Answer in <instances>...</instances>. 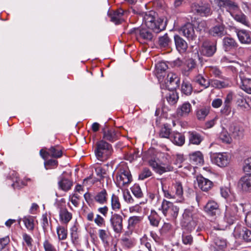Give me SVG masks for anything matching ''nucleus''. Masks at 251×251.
Wrapping results in <instances>:
<instances>
[{
    "mask_svg": "<svg viewBox=\"0 0 251 251\" xmlns=\"http://www.w3.org/2000/svg\"><path fill=\"white\" fill-rule=\"evenodd\" d=\"M158 43L161 47L166 48L170 45L171 43V41L167 34H165L163 36L159 37Z\"/></svg>",
    "mask_w": 251,
    "mask_h": 251,
    "instance_id": "obj_48",
    "label": "nucleus"
},
{
    "mask_svg": "<svg viewBox=\"0 0 251 251\" xmlns=\"http://www.w3.org/2000/svg\"><path fill=\"white\" fill-rule=\"evenodd\" d=\"M40 153L43 158H45L47 154L54 158L60 157L62 155L61 150L57 146L51 147L48 151H43L42 150L40 151Z\"/></svg>",
    "mask_w": 251,
    "mask_h": 251,
    "instance_id": "obj_18",
    "label": "nucleus"
},
{
    "mask_svg": "<svg viewBox=\"0 0 251 251\" xmlns=\"http://www.w3.org/2000/svg\"><path fill=\"white\" fill-rule=\"evenodd\" d=\"M182 216L181 224L184 227V230L192 231L196 228L198 223L197 214L190 209H185Z\"/></svg>",
    "mask_w": 251,
    "mask_h": 251,
    "instance_id": "obj_2",
    "label": "nucleus"
},
{
    "mask_svg": "<svg viewBox=\"0 0 251 251\" xmlns=\"http://www.w3.org/2000/svg\"><path fill=\"white\" fill-rule=\"evenodd\" d=\"M124 11L122 9H119L110 15L111 21L116 25L119 24L123 21V16Z\"/></svg>",
    "mask_w": 251,
    "mask_h": 251,
    "instance_id": "obj_34",
    "label": "nucleus"
},
{
    "mask_svg": "<svg viewBox=\"0 0 251 251\" xmlns=\"http://www.w3.org/2000/svg\"><path fill=\"white\" fill-rule=\"evenodd\" d=\"M179 32L188 39L194 40L196 37L195 33L194 26L190 23H188L182 26Z\"/></svg>",
    "mask_w": 251,
    "mask_h": 251,
    "instance_id": "obj_16",
    "label": "nucleus"
},
{
    "mask_svg": "<svg viewBox=\"0 0 251 251\" xmlns=\"http://www.w3.org/2000/svg\"><path fill=\"white\" fill-rule=\"evenodd\" d=\"M172 191L175 194V197L177 202H181L183 200V189L182 182L180 181H176L172 186Z\"/></svg>",
    "mask_w": 251,
    "mask_h": 251,
    "instance_id": "obj_17",
    "label": "nucleus"
},
{
    "mask_svg": "<svg viewBox=\"0 0 251 251\" xmlns=\"http://www.w3.org/2000/svg\"><path fill=\"white\" fill-rule=\"evenodd\" d=\"M205 211L209 215L216 216L220 214L219 205L214 201H209L204 207Z\"/></svg>",
    "mask_w": 251,
    "mask_h": 251,
    "instance_id": "obj_19",
    "label": "nucleus"
},
{
    "mask_svg": "<svg viewBox=\"0 0 251 251\" xmlns=\"http://www.w3.org/2000/svg\"><path fill=\"white\" fill-rule=\"evenodd\" d=\"M152 175L150 170L148 168H144L141 173L139 175V178L141 180H144L150 176Z\"/></svg>",
    "mask_w": 251,
    "mask_h": 251,
    "instance_id": "obj_58",
    "label": "nucleus"
},
{
    "mask_svg": "<svg viewBox=\"0 0 251 251\" xmlns=\"http://www.w3.org/2000/svg\"><path fill=\"white\" fill-rule=\"evenodd\" d=\"M58 185L63 191H68L71 188L73 182L68 179L63 178L58 182Z\"/></svg>",
    "mask_w": 251,
    "mask_h": 251,
    "instance_id": "obj_37",
    "label": "nucleus"
},
{
    "mask_svg": "<svg viewBox=\"0 0 251 251\" xmlns=\"http://www.w3.org/2000/svg\"><path fill=\"white\" fill-rule=\"evenodd\" d=\"M192 111V106L189 102H185L179 105L176 110L178 116L186 117Z\"/></svg>",
    "mask_w": 251,
    "mask_h": 251,
    "instance_id": "obj_23",
    "label": "nucleus"
},
{
    "mask_svg": "<svg viewBox=\"0 0 251 251\" xmlns=\"http://www.w3.org/2000/svg\"><path fill=\"white\" fill-rule=\"evenodd\" d=\"M190 158L191 161L196 165H201L204 162L203 155L199 151L194 152L190 154Z\"/></svg>",
    "mask_w": 251,
    "mask_h": 251,
    "instance_id": "obj_32",
    "label": "nucleus"
},
{
    "mask_svg": "<svg viewBox=\"0 0 251 251\" xmlns=\"http://www.w3.org/2000/svg\"><path fill=\"white\" fill-rule=\"evenodd\" d=\"M171 134V129L167 125H164L160 128L159 133V137L161 138H170Z\"/></svg>",
    "mask_w": 251,
    "mask_h": 251,
    "instance_id": "obj_47",
    "label": "nucleus"
},
{
    "mask_svg": "<svg viewBox=\"0 0 251 251\" xmlns=\"http://www.w3.org/2000/svg\"><path fill=\"white\" fill-rule=\"evenodd\" d=\"M43 246L45 251H57L55 246L48 240H45Z\"/></svg>",
    "mask_w": 251,
    "mask_h": 251,
    "instance_id": "obj_52",
    "label": "nucleus"
},
{
    "mask_svg": "<svg viewBox=\"0 0 251 251\" xmlns=\"http://www.w3.org/2000/svg\"><path fill=\"white\" fill-rule=\"evenodd\" d=\"M123 217L120 214L115 213L111 215L110 223L115 232L120 233L122 232L123 228Z\"/></svg>",
    "mask_w": 251,
    "mask_h": 251,
    "instance_id": "obj_10",
    "label": "nucleus"
},
{
    "mask_svg": "<svg viewBox=\"0 0 251 251\" xmlns=\"http://www.w3.org/2000/svg\"><path fill=\"white\" fill-rule=\"evenodd\" d=\"M188 134L190 144L198 145L203 140L202 137L196 131H189Z\"/></svg>",
    "mask_w": 251,
    "mask_h": 251,
    "instance_id": "obj_30",
    "label": "nucleus"
},
{
    "mask_svg": "<svg viewBox=\"0 0 251 251\" xmlns=\"http://www.w3.org/2000/svg\"><path fill=\"white\" fill-rule=\"evenodd\" d=\"M107 196L106 191L103 189L96 194L94 197V200L100 204H104L107 202Z\"/></svg>",
    "mask_w": 251,
    "mask_h": 251,
    "instance_id": "obj_33",
    "label": "nucleus"
},
{
    "mask_svg": "<svg viewBox=\"0 0 251 251\" xmlns=\"http://www.w3.org/2000/svg\"><path fill=\"white\" fill-rule=\"evenodd\" d=\"M237 35L242 44H248L251 43V33L246 30L237 31Z\"/></svg>",
    "mask_w": 251,
    "mask_h": 251,
    "instance_id": "obj_27",
    "label": "nucleus"
},
{
    "mask_svg": "<svg viewBox=\"0 0 251 251\" xmlns=\"http://www.w3.org/2000/svg\"><path fill=\"white\" fill-rule=\"evenodd\" d=\"M173 171V167L171 165H165L164 166L158 165L154 170L157 173L161 175L165 172Z\"/></svg>",
    "mask_w": 251,
    "mask_h": 251,
    "instance_id": "obj_49",
    "label": "nucleus"
},
{
    "mask_svg": "<svg viewBox=\"0 0 251 251\" xmlns=\"http://www.w3.org/2000/svg\"><path fill=\"white\" fill-rule=\"evenodd\" d=\"M234 236L236 238H242L247 242L251 241V230L241 226H237L235 227Z\"/></svg>",
    "mask_w": 251,
    "mask_h": 251,
    "instance_id": "obj_11",
    "label": "nucleus"
},
{
    "mask_svg": "<svg viewBox=\"0 0 251 251\" xmlns=\"http://www.w3.org/2000/svg\"><path fill=\"white\" fill-rule=\"evenodd\" d=\"M194 81L204 88L208 87L210 84L209 80L206 79L202 75L200 74L195 76Z\"/></svg>",
    "mask_w": 251,
    "mask_h": 251,
    "instance_id": "obj_35",
    "label": "nucleus"
},
{
    "mask_svg": "<svg viewBox=\"0 0 251 251\" xmlns=\"http://www.w3.org/2000/svg\"><path fill=\"white\" fill-rule=\"evenodd\" d=\"M239 185L243 191H250L251 190V175L242 177L239 182Z\"/></svg>",
    "mask_w": 251,
    "mask_h": 251,
    "instance_id": "obj_26",
    "label": "nucleus"
},
{
    "mask_svg": "<svg viewBox=\"0 0 251 251\" xmlns=\"http://www.w3.org/2000/svg\"><path fill=\"white\" fill-rule=\"evenodd\" d=\"M193 90L192 86L190 82L184 80L181 85V92L186 95H190Z\"/></svg>",
    "mask_w": 251,
    "mask_h": 251,
    "instance_id": "obj_43",
    "label": "nucleus"
},
{
    "mask_svg": "<svg viewBox=\"0 0 251 251\" xmlns=\"http://www.w3.org/2000/svg\"><path fill=\"white\" fill-rule=\"evenodd\" d=\"M99 237L104 244H107L110 239V232L108 229H100L98 230Z\"/></svg>",
    "mask_w": 251,
    "mask_h": 251,
    "instance_id": "obj_38",
    "label": "nucleus"
},
{
    "mask_svg": "<svg viewBox=\"0 0 251 251\" xmlns=\"http://www.w3.org/2000/svg\"><path fill=\"white\" fill-rule=\"evenodd\" d=\"M72 218V214L66 208H61L59 210V220L64 224H67Z\"/></svg>",
    "mask_w": 251,
    "mask_h": 251,
    "instance_id": "obj_29",
    "label": "nucleus"
},
{
    "mask_svg": "<svg viewBox=\"0 0 251 251\" xmlns=\"http://www.w3.org/2000/svg\"><path fill=\"white\" fill-rule=\"evenodd\" d=\"M163 214L170 219H175L178 214L179 208L175 205L172 202L164 200L159 208Z\"/></svg>",
    "mask_w": 251,
    "mask_h": 251,
    "instance_id": "obj_5",
    "label": "nucleus"
},
{
    "mask_svg": "<svg viewBox=\"0 0 251 251\" xmlns=\"http://www.w3.org/2000/svg\"><path fill=\"white\" fill-rule=\"evenodd\" d=\"M215 2L219 6L226 7L230 15L240 9L238 4L233 0H215Z\"/></svg>",
    "mask_w": 251,
    "mask_h": 251,
    "instance_id": "obj_9",
    "label": "nucleus"
},
{
    "mask_svg": "<svg viewBox=\"0 0 251 251\" xmlns=\"http://www.w3.org/2000/svg\"><path fill=\"white\" fill-rule=\"evenodd\" d=\"M111 204L112 209L115 211H119L121 208V203L118 197L113 194L111 199Z\"/></svg>",
    "mask_w": 251,
    "mask_h": 251,
    "instance_id": "obj_45",
    "label": "nucleus"
},
{
    "mask_svg": "<svg viewBox=\"0 0 251 251\" xmlns=\"http://www.w3.org/2000/svg\"><path fill=\"white\" fill-rule=\"evenodd\" d=\"M209 113V110L206 108H202L197 112V117L199 120H203L205 119Z\"/></svg>",
    "mask_w": 251,
    "mask_h": 251,
    "instance_id": "obj_51",
    "label": "nucleus"
},
{
    "mask_svg": "<svg viewBox=\"0 0 251 251\" xmlns=\"http://www.w3.org/2000/svg\"><path fill=\"white\" fill-rule=\"evenodd\" d=\"M143 18V22L149 28L157 33L165 29L166 24L163 19L158 18L153 11L140 13Z\"/></svg>",
    "mask_w": 251,
    "mask_h": 251,
    "instance_id": "obj_1",
    "label": "nucleus"
},
{
    "mask_svg": "<svg viewBox=\"0 0 251 251\" xmlns=\"http://www.w3.org/2000/svg\"><path fill=\"white\" fill-rule=\"evenodd\" d=\"M23 221L26 228L32 231L34 228V219L32 216H28L23 218Z\"/></svg>",
    "mask_w": 251,
    "mask_h": 251,
    "instance_id": "obj_42",
    "label": "nucleus"
},
{
    "mask_svg": "<svg viewBox=\"0 0 251 251\" xmlns=\"http://www.w3.org/2000/svg\"><path fill=\"white\" fill-rule=\"evenodd\" d=\"M103 139L111 142H113L118 139L117 132L112 129H102Z\"/></svg>",
    "mask_w": 251,
    "mask_h": 251,
    "instance_id": "obj_24",
    "label": "nucleus"
},
{
    "mask_svg": "<svg viewBox=\"0 0 251 251\" xmlns=\"http://www.w3.org/2000/svg\"><path fill=\"white\" fill-rule=\"evenodd\" d=\"M216 51V45L208 41H204L200 49L201 53L207 57L212 56Z\"/></svg>",
    "mask_w": 251,
    "mask_h": 251,
    "instance_id": "obj_12",
    "label": "nucleus"
},
{
    "mask_svg": "<svg viewBox=\"0 0 251 251\" xmlns=\"http://www.w3.org/2000/svg\"><path fill=\"white\" fill-rule=\"evenodd\" d=\"M229 130L232 136L236 139H240L244 136V129L242 126L239 125L234 124L231 125Z\"/></svg>",
    "mask_w": 251,
    "mask_h": 251,
    "instance_id": "obj_25",
    "label": "nucleus"
},
{
    "mask_svg": "<svg viewBox=\"0 0 251 251\" xmlns=\"http://www.w3.org/2000/svg\"><path fill=\"white\" fill-rule=\"evenodd\" d=\"M95 223L99 226L101 227L105 225V220L101 216L97 214L94 219Z\"/></svg>",
    "mask_w": 251,
    "mask_h": 251,
    "instance_id": "obj_64",
    "label": "nucleus"
},
{
    "mask_svg": "<svg viewBox=\"0 0 251 251\" xmlns=\"http://www.w3.org/2000/svg\"><path fill=\"white\" fill-rule=\"evenodd\" d=\"M237 105L241 108L242 110H245L248 108L249 104L247 102L245 99L243 97H240L237 100Z\"/></svg>",
    "mask_w": 251,
    "mask_h": 251,
    "instance_id": "obj_57",
    "label": "nucleus"
},
{
    "mask_svg": "<svg viewBox=\"0 0 251 251\" xmlns=\"http://www.w3.org/2000/svg\"><path fill=\"white\" fill-rule=\"evenodd\" d=\"M235 220V214L231 208L226 207L225 215V221L218 220V225L214 226L213 227L218 230H225L229 225L232 224Z\"/></svg>",
    "mask_w": 251,
    "mask_h": 251,
    "instance_id": "obj_7",
    "label": "nucleus"
},
{
    "mask_svg": "<svg viewBox=\"0 0 251 251\" xmlns=\"http://www.w3.org/2000/svg\"><path fill=\"white\" fill-rule=\"evenodd\" d=\"M143 220V217L134 216L130 217L128 220V228H131L134 227L139 224Z\"/></svg>",
    "mask_w": 251,
    "mask_h": 251,
    "instance_id": "obj_40",
    "label": "nucleus"
},
{
    "mask_svg": "<svg viewBox=\"0 0 251 251\" xmlns=\"http://www.w3.org/2000/svg\"><path fill=\"white\" fill-rule=\"evenodd\" d=\"M182 241L185 245H191L193 242V238L189 231L183 230L182 234Z\"/></svg>",
    "mask_w": 251,
    "mask_h": 251,
    "instance_id": "obj_44",
    "label": "nucleus"
},
{
    "mask_svg": "<svg viewBox=\"0 0 251 251\" xmlns=\"http://www.w3.org/2000/svg\"><path fill=\"white\" fill-rule=\"evenodd\" d=\"M214 243L216 246L221 249H223L226 246V241L220 237H216L214 239Z\"/></svg>",
    "mask_w": 251,
    "mask_h": 251,
    "instance_id": "obj_61",
    "label": "nucleus"
},
{
    "mask_svg": "<svg viewBox=\"0 0 251 251\" xmlns=\"http://www.w3.org/2000/svg\"><path fill=\"white\" fill-rule=\"evenodd\" d=\"M166 99L170 104L174 105L177 101L178 96L176 92L174 90H171V92L167 94Z\"/></svg>",
    "mask_w": 251,
    "mask_h": 251,
    "instance_id": "obj_46",
    "label": "nucleus"
},
{
    "mask_svg": "<svg viewBox=\"0 0 251 251\" xmlns=\"http://www.w3.org/2000/svg\"><path fill=\"white\" fill-rule=\"evenodd\" d=\"M243 170L245 173L251 174V157L247 158L244 160Z\"/></svg>",
    "mask_w": 251,
    "mask_h": 251,
    "instance_id": "obj_50",
    "label": "nucleus"
},
{
    "mask_svg": "<svg viewBox=\"0 0 251 251\" xmlns=\"http://www.w3.org/2000/svg\"><path fill=\"white\" fill-rule=\"evenodd\" d=\"M169 139L174 144L178 146H182L185 143L184 136L177 132H172Z\"/></svg>",
    "mask_w": 251,
    "mask_h": 251,
    "instance_id": "obj_28",
    "label": "nucleus"
},
{
    "mask_svg": "<svg viewBox=\"0 0 251 251\" xmlns=\"http://www.w3.org/2000/svg\"><path fill=\"white\" fill-rule=\"evenodd\" d=\"M226 33L225 27L223 24L216 25L209 30V34L213 37H221L225 35Z\"/></svg>",
    "mask_w": 251,
    "mask_h": 251,
    "instance_id": "obj_22",
    "label": "nucleus"
},
{
    "mask_svg": "<svg viewBox=\"0 0 251 251\" xmlns=\"http://www.w3.org/2000/svg\"><path fill=\"white\" fill-rule=\"evenodd\" d=\"M155 68L157 73L159 74L165 71L168 68V66L165 62L161 61L156 64Z\"/></svg>",
    "mask_w": 251,
    "mask_h": 251,
    "instance_id": "obj_53",
    "label": "nucleus"
},
{
    "mask_svg": "<svg viewBox=\"0 0 251 251\" xmlns=\"http://www.w3.org/2000/svg\"><path fill=\"white\" fill-rule=\"evenodd\" d=\"M23 238L28 247H32L33 239L29 235L25 233H23Z\"/></svg>",
    "mask_w": 251,
    "mask_h": 251,
    "instance_id": "obj_63",
    "label": "nucleus"
},
{
    "mask_svg": "<svg viewBox=\"0 0 251 251\" xmlns=\"http://www.w3.org/2000/svg\"><path fill=\"white\" fill-rule=\"evenodd\" d=\"M80 198V196L78 193H75L73 195H70L69 200L76 207L79 204V200Z\"/></svg>",
    "mask_w": 251,
    "mask_h": 251,
    "instance_id": "obj_55",
    "label": "nucleus"
},
{
    "mask_svg": "<svg viewBox=\"0 0 251 251\" xmlns=\"http://www.w3.org/2000/svg\"><path fill=\"white\" fill-rule=\"evenodd\" d=\"M197 180L199 187L203 191H208L212 187V182L201 176H198Z\"/></svg>",
    "mask_w": 251,
    "mask_h": 251,
    "instance_id": "obj_21",
    "label": "nucleus"
},
{
    "mask_svg": "<svg viewBox=\"0 0 251 251\" xmlns=\"http://www.w3.org/2000/svg\"><path fill=\"white\" fill-rule=\"evenodd\" d=\"M191 10L193 12L202 16H207L210 14V8L206 4L202 3H194L191 7Z\"/></svg>",
    "mask_w": 251,
    "mask_h": 251,
    "instance_id": "obj_14",
    "label": "nucleus"
},
{
    "mask_svg": "<svg viewBox=\"0 0 251 251\" xmlns=\"http://www.w3.org/2000/svg\"><path fill=\"white\" fill-rule=\"evenodd\" d=\"M231 16L237 22H239L244 25L247 26L248 25L249 22L247 20V17L241 12L240 9L238 10V12H235L233 14H231Z\"/></svg>",
    "mask_w": 251,
    "mask_h": 251,
    "instance_id": "obj_31",
    "label": "nucleus"
},
{
    "mask_svg": "<svg viewBox=\"0 0 251 251\" xmlns=\"http://www.w3.org/2000/svg\"><path fill=\"white\" fill-rule=\"evenodd\" d=\"M167 86L171 90H174L178 87L180 83V78L178 75L174 73H170L167 77Z\"/></svg>",
    "mask_w": 251,
    "mask_h": 251,
    "instance_id": "obj_15",
    "label": "nucleus"
},
{
    "mask_svg": "<svg viewBox=\"0 0 251 251\" xmlns=\"http://www.w3.org/2000/svg\"><path fill=\"white\" fill-rule=\"evenodd\" d=\"M150 224L154 226H157L159 222V218L154 210H151V214L148 216Z\"/></svg>",
    "mask_w": 251,
    "mask_h": 251,
    "instance_id": "obj_41",
    "label": "nucleus"
},
{
    "mask_svg": "<svg viewBox=\"0 0 251 251\" xmlns=\"http://www.w3.org/2000/svg\"><path fill=\"white\" fill-rule=\"evenodd\" d=\"M57 164V161L54 159L49 160L44 163L45 167L46 170L51 169V167H56Z\"/></svg>",
    "mask_w": 251,
    "mask_h": 251,
    "instance_id": "obj_62",
    "label": "nucleus"
},
{
    "mask_svg": "<svg viewBox=\"0 0 251 251\" xmlns=\"http://www.w3.org/2000/svg\"><path fill=\"white\" fill-rule=\"evenodd\" d=\"M212 162L220 167L227 166L230 163L231 155L227 152L213 153L210 154Z\"/></svg>",
    "mask_w": 251,
    "mask_h": 251,
    "instance_id": "obj_6",
    "label": "nucleus"
},
{
    "mask_svg": "<svg viewBox=\"0 0 251 251\" xmlns=\"http://www.w3.org/2000/svg\"><path fill=\"white\" fill-rule=\"evenodd\" d=\"M129 33H134L138 39H143L147 41H151L153 37L152 34L150 31L143 28H132L129 31Z\"/></svg>",
    "mask_w": 251,
    "mask_h": 251,
    "instance_id": "obj_13",
    "label": "nucleus"
},
{
    "mask_svg": "<svg viewBox=\"0 0 251 251\" xmlns=\"http://www.w3.org/2000/svg\"><path fill=\"white\" fill-rule=\"evenodd\" d=\"M131 189L133 194L137 198H140L143 197L142 192L138 185H134Z\"/></svg>",
    "mask_w": 251,
    "mask_h": 251,
    "instance_id": "obj_54",
    "label": "nucleus"
},
{
    "mask_svg": "<svg viewBox=\"0 0 251 251\" xmlns=\"http://www.w3.org/2000/svg\"><path fill=\"white\" fill-rule=\"evenodd\" d=\"M112 148L110 144L101 140L97 143L95 154L100 160L107 159L112 152Z\"/></svg>",
    "mask_w": 251,
    "mask_h": 251,
    "instance_id": "obj_4",
    "label": "nucleus"
},
{
    "mask_svg": "<svg viewBox=\"0 0 251 251\" xmlns=\"http://www.w3.org/2000/svg\"><path fill=\"white\" fill-rule=\"evenodd\" d=\"M223 45L226 50H230L237 47V44L232 38L226 37L223 39Z\"/></svg>",
    "mask_w": 251,
    "mask_h": 251,
    "instance_id": "obj_39",
    "label": "nucleus"
},
{
    "mask_svg": "<svg viewBox=\"0 0 251 251\" xmlns=\"http://www.w3.org/2000/svg\"><path fill=\"white\" fill-rule=\"evenodd\" d=\"M207 28V24L206 21H201L198 23L196 27V31L200 32H203L206 31Z\"/></svg>",
    "mask_w": 251,
    "mask_h": 251,
    "instance_id": "obj_56",
    "label": "nucleus"
},
{
    "mask_svg": "<svg viewBox=\"0 0 251 251\" xmlns=\"http://www.w3.org/2000/svg\"><path fill=\"white\" fill-rule=\"evenodd\" d=\"M249 75V72L245 68L239 74L241 82V88L246 93L251 94V79L248 77Z\"/></svg>",
    "mask_w": 251,
    "mask_h": 251,
    "instance_id": "obj_8",
    "label": "nucleus"
},
{
    "mask_svg": "<svg viewBox=\"0 0 251 251\" xmlns=\"http://www.w3.org/2000/svg\"><path fill=\"white\" fill-rule=\"evenodd\" d=\"M174 41L177 50L180 53H184L188 48L187 42L179 35L174 36Z\"/></svg>",
    "mask_w": 251,
    "mask_h": 251,
    "instance_id": "obj_20",
    "label": "nucleus"
},
{
    "mask_svg": "<svg viewBox=\"0 0 251 251\" xmlns=\"http://www.w3.org/2000/svg\"><path fill=\"white\" fill-rule=\"evenodd\" d=\"M10 242V238L8 236L4 237H0V251L4 249Z\"/></svg>",
    "mask_w": 251,
    "mask_h": 251,
    "instance_id": "obj_60",
    "label": "nucleus"
},
{
    "mask_svg": "<svg viewBox=\"0 0 251 251\" xmlns=\"http://www.w3.org/2000/svg\"><path fill=\"white\" fill-rule=\"evenodd\" d=\"M56 232L59 240H64L67 238L68 235L67 227L58 225L56 227Z\"/></svg>",
    "mask_w": 251,
    "mask_h": 251,
    "instance_id": "obj_36",
    "label": "nucleus"
},
{
    "mask_svg": "<svg viewBox=\"0 0 251 251\" xmlns=\"http://www.w3.org/2000/svg\"><path fill=\"white\" fill-rule=\"evenodd\" d=\"M219 137L223 142L226 143H230L231 141V138H230L229 134L226 131H222L220 133Z\"/></svg>",
    "mask_w": 251,
    "mask_h": 251,
    "instance_id": "obj_59",
    "label": "nucleus"
},
{
    "mask_svg": "<svg viewBox=\"0 0 251 251\" xmlns=\"http://www.w3.org/2000/svg\"><path fill=\"white\" fill-rule=\"evenodd\" d=\"M132 180V176L128 168L121 166L116 174V181L120 188L127 187Z\"/></svg>",
    "mask_w": 251,
    "mask_h": 251,
    "instance_id": "obj_3",
    "label": "nucleus"
}]
</instances>
